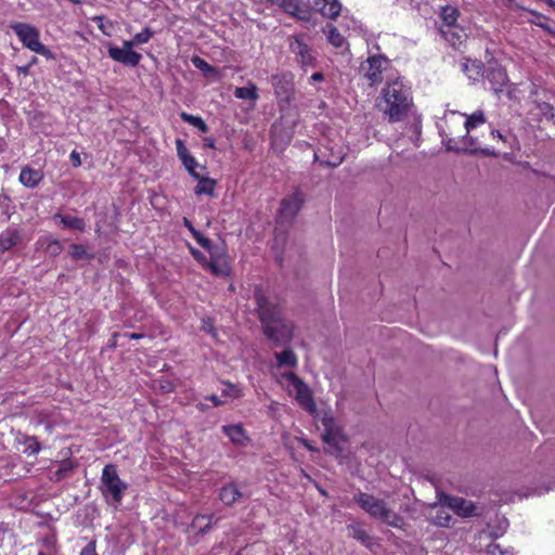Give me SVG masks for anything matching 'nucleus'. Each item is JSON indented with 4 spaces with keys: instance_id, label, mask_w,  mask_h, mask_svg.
<instances>
[{
    "instance_id": "obj_32",
    "label": "nucleus",
    "mask_w": 555,
    "mask_h": 555,
    "mask_svg": "<svg viewBox=\"0 0 555 555\" xmlns=\"http://www.w3.org/2000/svg\"><path fill=\"white\" fill-rule=\"evenodd\" d=\"M460 12L457 8L452 5L443 7L441 10V18L443 25L441 27L455 26Z\"/></svg>"
},
{
    "instance_id": "obj_42",
    "label": "nucleus",
    "mask_w": 555,
    "mask_h": 555,
    "mask_svg": "<svg viewBox=\"0 0 555 555\" xmlns=\"http://www.w3.org/2000/svg\"><path fill=\"white\" fill-rule=\"evenodd\" d=\"M94 21L98 23L99 29L106 36L112 35L113 23L111 21H105L102 16L94 17Z\"/></svg>"
},
{
    "instance_id": "obj_63",
    "label": "nucleus",
    "mask_w": 555,
    "mask_h": 555,
    "mask_svg": "<svg viewBox=\"0 0 555 555\" xmlns=\"http://www.w3.org/2000/svg\"><path fill=\"white\" fill-rule=\"evenodd\" d=\"M490 135L493 137V138H499L501 140H503V135L500 133L499 130H491L490 131Z\"/></svg>"
},
{
    "instance_id": "obj_46",
    "label": "nucleus",
    "mask_w": 555,
    "mask_h": 555,
    "mask_svg": "<svg viewBox=\"0 0 555 555\" xmlns=\"http://www.w3.org/2000/svg\"><path fill=\"white\" fill-rule=\"evenodd\" d=\"M176 145H177V154H178L179 158L181 159V162H183L191 155L182 140L178 139L176 141Z\"/></svg>"
},
{
    "instance_id": "obj_37",
    "label": "nucleus",
    "mask_w": 555,
    "mask_h": 555,
    "mask_svg": "<svg viewBox=\"0 0 555 555\" xmlns=\"http://www.w3.org/2000/svg\"><path fill=\"white\" fill-rule=\"evenodd\" d=\"M154 33L150 27H145L141 33L134 35L132 40H128L131 46H139L146 43L152 37Z\"/></svg>"
},
{
    "instance_id": "obj_20",
    "label": "nucleus",
    "mask_w": 555,
    "mask_h": 555,
    "mask_svg": "<svg viewBox=\"0 0 555 555\" xmlns=\"http://www.w3.org/2000/svg\"><path fill=\"white\" fill-rule=\"evenodd\" d=\"M315 7L319 12L328 18H335L341 11V4L338 0H315Z\"/></svg>"
},
{
    "instance_id": "obj_47",
    "label": "nucleus",
    "mask_w": 555,
    "mask_h": 555,
    "mask_svg": "<svg viewBox=\"0 0 555 555\" xmlns=\"http://www.w3.org/2000/svg\"><path fill=\"white\" fill-rule=\"evenodd\" d=\"M208 253L210 254V260H215L218 257H224V255H225L223 246H217V245H214L211 247V250H208Z\"/></svg>"
},
{
    "instance_id": "obj_41",
    "label": "nucleus",
    "mask_w": 555,
    "mask_h": 555,
    "mask_svg": "<svg viewBox=\"0 0 555 555\" xmlns=\"http://www.w3.org/2000/svg\"><path fill=\"white\" fill-rule=\"evenodd\" d=\"M70 256L74 260H80L92 257L87 254L85 246L80 244H73L70 246Z\"/></svg>"
},
{
    "instance_id": "obj_43",
    "label": "nucleus",
    "mask_w": 555,
    "mask_h": 555,
    "mask_svg": "<svg viewBox=\"0 0 555 555\" xmlns=\"http://www.w3.org/2000/svg\"><path fill=\"white\" fill-rule=\"evenodd\" d=\"M529 12H530V14H532L534 16V20H531V23H533L534 25H537L547 31H551V28L547 25V18L543 14H540L535 11H529Z\"/></svg>"
},
{
    "instance_id": "obj_4",
    "label": "nucleus",
    "mask_w": 555,
    "mask_h": 555,
    "mask_svg": "<svg viewBox=\"0 0 555 555\" xmlns=\"http://www.w3.org/2000/svg\"><path fill=\"white\" fill-rule=\"evenodd\" d=\"M128 489V485L119 478L117 467L113 464L104 466L100 478V491L105 502L117 508Z\"/></svg>"
},
{
    "instance_id": "obj_16",
    "label": "nucleus",
    "mask_w": 555,
    "mask_h": 555,
    "mask_svg": "<svg viewBox=\"0 0 555 555\" xmlns=\"http://www.w3.org/2000/svg\"><path fill=\"white\" fill-rule=\"evenodd\" d=\"M456 128L457 126L453 124H449V126H447L446 124L443 126H440L439 133L442 138V142L446 144V149L448 151H454L456 153L466 152L464 150V143L461 141L462 145H459V143L452 137L457 132Z\"/></svg>"
},
{
    "instance_id": "obj_3",
    "label": "nucleus",
    "mask_w": 555,
    "mask_h": 555,
    "mask_svg": "<svg viewBox=\"0 0 555 555\" xmlns=\"http://www.w3.org/2000/svg\"><path fill=\"white\" fill-rule=\"evenodd\" d=\"M486 122V116L482 111H477L472 115L467 116L465 114H460L457 112H450L444 116L443 124L449 126V124L456 125L457 128L465 129V135L462 138V142L464 143V150L466 153L477 154L481 153L483 155H490L491 152L488 149H482L480 146V142L478 138L470 134V132L480 125Z\"/></svg>"
},
{
    "instance_id": "obj_9",
    "label": "nucleus",
    "mask_w": 555,
    "mask_h": 555,
    "mask_svg": "<svg viewBox=\"0 0 555 555\" xmlns=\"http://www.w3.org/2000/svg\"><path fill=\"white\" fill-rule=\"evenodd\" d=\"M132 46L128 40H125L122 48L108 44V55L112 60L119 62L127 66H137L141 61V54L132 50Z\"/></svg>"
},
{
    "instance_id": "obj_18",
    "label": "nucleus",
    "mask_w": 555,
    "mask_h": 555,
    "mask_svg": "<svg viewBox=\"0 0 555 555\" xmlns=\"http://www.w3.org/2000/svg\"><path fill=\"white\" fill-rule=\"evenodd\" d=\"M242 496L243 492L241 491L238 485L233 481L224 485L219 492L220 501L227 506L233 505Z\"/></svg>"
},
{
    "instance_id": "obj_2",
    "label": "nucleus",
    "mask_w": 555,
    "mask_h": 555,
    "mask_svg": "<svg viewBox=\"0 0 555 555\" xmlns=\"http://www.w3.org/2000/svg\"><path fill=\"white\" fill-rule=\"evenodd\" d=\"M384 115L391 122L403 120L413 106L410 88L400 77L393 74L387 75V87L384 88Z\"/></svg>"
},
{
    "instance_id": "obj_59",
    "label": "nucleus",
    "mask_w": 555,
    "mask_h": 555,
    "mask_svg": "<svg viewBox=\"0 0 555 555\" xmlns=\"http://www.w3.org/2000/svg\"><path fill=\"white\" fill-rule=\"evenodd\" d=\"M310 79H311L312 81H322V80L324 79V76H323V74H322V73H320V72H319V73H314V74L310 77Z\"/></svg>"
},
{
    "instance_id": "obj_30",
    "label": "nucleus",
    "mask_w": 555,
    "mask_h": 555,
    "mask_svg": "<svg viewBox=\"0 0 555 555\" xmlns=\"http://www.w3.org/2000/svg\"><path fill=\"white\" fill-rule=\"evenodd\" d=\"M206 266L217 276H225L230 273V267L225 257H218L215 260H209Z\"/></svg>"
},
{
    "instance_id": "obj_57",
    "label": "nucleus",
    "mask_w": 555,
    "mask_h": 555,
    "mask_svg": "<svg viewBox=\"0 0 555 555\" xmlns=\"http://www.w3.org/2000/svg\"><path fill=\"white\" fill-rule=\"evenodd\" d=\"M192 235L193 237L196 240V242L198 244H201V242L203 241V238L205 237L203 234H201L197 230L195 229H192Z\"/></svg>"
},
{
    "instance_id": "obj_6",
    "label": "nucleus",
    "mask_w": 555,
    "mask_h": 555,
    "mask_svg": "<svg viewBox=\"0 0 555 555\" xmlns=\"http://www.w3.org/2000/svg\"><path fill=\"white\" fill-rule=\"evenodd\" d=\"M11 28L27 49L48 59L53 57L51 50L40 42V33L36 27L26 23H14Z\"/></svg>"
},
{
    "instance_id": "obj_45",
    "label": "nucleus",
    "mask_w": 555,
    "mask_h": 555,
    "mask_svg": "<svg viewBox=\"0 0 555 555\" xmlns=\"http://www.w3.org/2000/svg\"><path fill=\"white\" fill-rule=\"evenodd\" d=\"M222 397L227 398H238L241 397V391L234 385L227 383L225 388L221 391Z\"/></svg>"
},
{
    "instance_id": "obj_38",
    "label": "nucleus",
    "mask_w": 555,
    "mask_h": 555,
    "mask_svg": "<svg viewBox=\"0 0 555 555\" xmlns=\"http://www.w3.org/2000/svg\"><path fill=\"white\" fill-rule=\"evenodd\" d=\"M40 451V443L34 437H28L24 441L23 452L28 456H34Z\"/></svg>"
},
{
    "instance_id": "obj_19",
    "label": "nucleus",
    "mask_w": 555,
    "mask_h": 555,
    "mask_svg": "<svg viewBox=\"0 0 555 555\" xmlns=\"http://www.w3.org/2000/svg\"><path fill=\"white\" fill-rule=\"evenodd\" d=\"M281 8L289 15L300 21L308 22L310 20V11L307 5L299 3L297 0H285Z\"/></svg>"
},
{
    "instance_id": "obj_60",
    "label": "nucleus",
    "mask_w": 555,
    "mask_h": 555,
    "mask_svg": "<svg viewBox=\"0 0 555 555\" xmlns=\"http://www.w3.org/2000/svg\"><path fill=\"white\" fill-rule=\"evenodd\" d=\"M285 241V235L284 234H276L275 235V238H274V247L280 244V243H284Z\"/></svg>"
},
{
    "instance_id": "obj_21",
    "label": "nucleus",
    "mask_w": 555,
    "mask_h": 555,
    "mask_svg": "<svg viewBox=\"0 0 555 555\" xmlns=\"http://www.w3.org/2000/svg\"><path fill=\"white\" fill-rule=\"evenodd\" d=\"M441 36L448 41L453 48H459L465 38L463 29L455 26H448L440 28Z\"/></svg>"
},
{
    "instance_id": "obj_7",
    "label": "nucleus",
    "mask_w": 555,
    "mask_h": 555,
    "mask_svg": "<svg viewBox=\"0 0 555 555\" xmlns=\"http://www.w3.org/2000/svg\"><path fill=\"white\" fill-rule=\"evenodd\" d=\"M439 503L453 511L459 517L470 518L482 515V507L470 500L461 496L449 495L444 492H438Z\"/></svg>"
},
{
    "instance_id": "obj_11",
    "label": "nucleus",
    "mask_w": 555,
    "mask_h": 555,
    "mask_svg": "<svg viewBox=\"0 0 555 555\" xmlns=\"http://www.w3.org/2000/svg\"><path fill=\"white\" fill-rule=\"evenodd\" d=\"M271 85L279 101L289 102L293 94V76L288 73L271 77Z\"/></svg>"
},
{
    "instance_id": "obj_29",
    "label": "nucleus",
    "mask_w": 555,
    "mask_h": 555,
    "mask_svg": "<svg viewBox=\"0 0 555 555\" xmlns=\"http://www.w3.org/2000/svg\"><path fill=\"white\" fill-rule=\"evenodd\" d=\"M234 95L237 99L248 100L253 103H256L259 99L258 88L253 82H249L247 87H236L234 90Z\"/></svg>"
},
{
    "instance_id": "obj_58",
    "label": "nucleus",
    "mask_w": 555,
    "mask_h": 555,
    "mask_svg": "<svg viewBox=\"0 0 555 555\" xmlns=\"http://www.w3.org/2000/svg\"><path fill=\"white\" fill-rule=\"evenodd\" d=\"M341 162H343V158H341V157H339V158H337V159H336V160H334V162L326 160V162H323L322 164H325L326 166H331V167H336V166H338Z\"/></svg>"
},
{
    "instance_id": "obj_23",
    "label": "nucleus",
    "mask_w": 555,
    "mask_h": 555,
    "mask_svg": "<svg viewBox=\"0 0 555 555\" xmlns=\"http://www.w3.org/2000/svg\"><path fill=\"white\" fill-rule=\"evenodd\" d=\"M276 367H291L294 369L298 364V358L292 349H285L281 352H275Z\"/></svg>"
},
{
    "instance_id": "obj_52",
    "label": "nucleus",
    "mask_w": 555,
    "mask_h": 555,
    "mask_svg": "<svg viewBox=\"0 0 555 555\" xmlns=\"http://www.w3.org/2000/svg\"><path fill=\"white\" fill-rule=\"evenodd\" d=\"M540 108H541V111H542V113H543L544 115H547V114H551V115H552V114H553L552 112H553V109H554V108H553V106H552L551 104H548V103H543V104H541V105H540Z\"/></svg>"
},
{
    "instance_id": "obj_15",
    "label": "nucleus",
    "mask_w": 555,
    "mask_h": 555,
    "mask_svg": "<svg viewBox=\"0 0 555 555\" xmlns=\"http://www.w3.org/2000/svg\"><path fill=\"white\" fill-rule=\"evenodd\" d=\"M324 433L322 435L323 441L330 446L337 447L338 439L341 437V429L334 417L325 415L322 418Z\"/></svg>"
},
{
    "instance_id": "obj_55",
    "label": "nucleus",
    "mask_w": 555,
    "mask_h": 555,
    "mask_svg": "<svg viewBox=\"0 0 555 555\" xmlns=\"http://www.w3.org/2000/svg\"><path fill=\"white\" fill-rule=\"evenodd\" d=\"M199 245L207 251L211 250V247L214 246L212 242L207 237H204Z\"/></svg>"
},
{
    "instance_id": "obj_50",
    "label": "nucleus",
    "mask_w": 555,
    "mask_h": 555,
    "mask_svg": "<svg viewBox=\"0 0 555 555\" xmlns=\"http://www.w3.org/2000/svg\"><path fill=\"white\" fill-rule=\"evenodd\" d=\"M69 158L74 167H79L81 165V158L78 152L73 151L69 155Z\"/></svg>"
},
{
    "instance_id": "obj_61",
    "label": "nucleus",
    "mask_w": 555,
    "mask_h": 555,
    "mask_svg": "<svg viewBox=\"0 0 555 555\" xmlns=\"http://www.w3.org/2000/svg\"><path fill=\"white\" fill-rule=\"evenodd\" d=\"M126 337H129L130 339H139L143 337V334L140 333H131V334H125Z\"/></svg>"
},
{
    "instance_id": "obj_26",
    "label": "nucleus",
    "mask_w": 555,
    "mask_h": 555,
    "mask_svg": "<svg viewBox=\"0 0 555 555\" xmlns=\"http://www.w3.org/2000/svg\"><path fill=\"white\" fill-rule=\"evenodd\" d=\"M54 219L60 220V223L67 229H73L80 232L85 231L86 229L85 220L75 216L56 214Z\"/></svg>"
},
{
    "instance_id": "obj_31",
    "label": "nucleus",
    "mask_w": 555,
    "mask_h": 555,
    "mask_svg": "<svg viewBox=\"0 0 555 555\" xmlns=\"http://www.w3.org/2000/svg\"><path fill=\"white\" fill-rule=\"evenodd\" d=\"M75 464L73 463V461H63L56 470L50 473V480L54 482L61 481L64 478L68 477V475L73 472Z\"/></svg>"
},
{
    "instance_id": "obj_44",
    "label": "nucleus",
    "mask_w": 555,
    "mask_h": 555,
    "mask_svg": "<svg viewBox=\"0 0 555 555\" xmlns=\"http://www.w3.org/2000/svg\"><path fill=\"white\" fill-rule=\"evenodd\" d=\"M192 63L196 68H198L205 73H214L215 72V68L212 66H210L205 60H203L198 56L193 57Z\"/></svg>"
},
{
    "instance_id": "obj_49",
    "label": "nucleus",
    "mask_w": 555,
    "mask_h": 555,
    "mask_svg": "<svg viewBox=\"0 0 555 555\" xmlns=\"http://www.w3.org/2000/svg\"><path fill=\"white\" fill-rule=\"evenodd\" d=\"M80 555H96L95 542H90L87 546H85L81 550Z\"/></svg>"
},
{
    "instance_id": "obj_35",
    "label": "nucleus",
    "mask_w": 555,
    "mask_h": 555,
    "mask_svg": "<svg viewBox=\"0 0 555 555\" xmlns=\"http://www.w3.org/2000/svg\"><path fill=\"white\" fill-rule=\"evenodd\" d=\"M180 117L184 122H188L189 125L197 128L201 132L205 133L208 131V126L202 117L194 116L185 112H182Z\"/></svg>"
},
{
    "instance_id": "obj_34",
    "label": "nucleus",
    "mask_w": 555,
    "mask_h": 555,
    "mask_svg": "<svg viewBox=\"0 0 555 555\" xmlns=\"http://www.w3.org/2000/svg\"><path fill=\"white\" fill-rule=\"evenodd\" d=\"M211 515H196L191 524V529L201 534L206 533L211 526Z\"/></svg>"
},
{
    "instance_id": "obj_14",
    "label": "nucleus",
    "mask_w": 555,
    "mask_h": 555,
    "mask_svg": "<svg viewBox=\"0 0 555 555\" xmlns=\"http://www.w3.org/2000/svg\"><path fill=\"white\" fill-rule=\"evenodd\" d=\"M430 509V521L434 525L442 528H450L453 525V518L449 513V508L440 505L438 496L437 502L431 504Z\"/></svg>"
},
{
    "instance_id": "obj_40",
    "label": "nucleus",
    "mask_w": 555,
    "mask_h": 555,
    "mask_svg": "<svg viewBox=\"0 0 555 555\" xmlns=\"http://www.w3.org/2000/svg\"><path fill=\"white\" fill-rule=\"evenodd\" d=\"M188 172L194 178L199 179V173L196 171V168L199 167L196 159L190 155L186 159L182 162Z\"/></svg>"
},
{
    "instance_id": "obj_10",
    "label": "nucleus",
    "mask_w": 555,
    "mask_h": 555,
    "mask_svg": "<svg viewBox=\"0 0 555 555\" xmlns=\"http://www.w3.org/2000/svg\"><path fill=\"white\" fill-rule=\"evenodd\" d=\"M360 74L367 80L370 86L378 85L382 81V56L378 54L370 55L360 65Z\"/></svg>"
},
{
    "instance_id": "obj_13",
    "label": "nucleus",
    "mask_w": 555,
    "mask_h": 555,
    "mask_svg": "<svg viewBox=\"0 0 555 555\" xmlns=\"http://www.w3.org/2000/svg\"><path fill=\"white\" fill-rule=\"evenodd\" d=\"M292 53L296 56V61L302 67L313 66L314 56L311 48L299 37L294 38L289 43Z\"/></svg>"
},
{
    "instance_id": "obj_27",
    "label": "nucleus",
    "mask_w": 555,
    "mask_h": 555,
    "mask_svg": "<svg viewBox=\"0 0 555 555\" xmlns=\"http://www.w3.org/2000/svg\"><path fill=\"white\" fill-rule=\"evenodd\" d=\"M222 431L230 438V440L238 446L244 444L247 439L244 428L241 425H224Z\"/></svg>"
},
{
    "instance_id": "obj_62",
    "label": "nucleus",
    "mask_w": 555,
    "mask_h": 555,
    "mask_svg": "<svg viewBox=\"0 0 555 555\" xmlns=\"http://www.w3.org/2000/svg\"><path fill=\"white\" fill-rule=\"evenodd\" d=\"M205 145L215 149V140L212 138H206L205 139Z\"/></svg>"
},
{
    "instance_id": "obj_8",
    "label": "nucleus",
    "mask_w": 555,
    "mask_h": 555,
    "mask_svg": "<svg viewBox=\"0 0 555 555\" xmlns=\"http://www.w3.org/2000/svg\"><path fill=\"white\" fill-rule=\"evenodd\" d=\"M305 196L298 189L281 201L280 219L291 223L300 211Z\"/></svg>"
},
{
    "instance_id": "obj_28",
    "label": "nucleus",
    "mask_w": 555,
    "mask_h": 555,
    "mask_svg": "<svg viewBox=\"0 0 555 555\" xmlns=\"http://www.w3.org/2000/svg\"><path fill=\"white\" fill-rule=\"evenodd\" d=\"M462 70L472 81H477L482 76V66L477 61L466 60L462 63Z\"/></svg>"
},
{
    "instance_id": "obj_12",
    "label": "nucleus",
    "mask_w": 555,
    "mask_h": 555,
    "mask_svg": "<svg viewBox=\"0 0 555 555\" xmlns=\"http://www.w3.org/2000/svg\"><path fill=\"white\" fill-rule=\"evenodd\" d=\"M485 77L495 93L502 91V88L508 81L506 70L498 62H490L488 64L485 70Z\"/></svg>"
},
{
    "instance_id": "obj_51",
    "label": "nucleus",
    "mask_w": 555,
    "mask_h": 555,
    "mask_svg": "<svg viewBox=\"0 0 555 555\" xmlns=\"http://www.w3.org/2000/svg\"><path fill=\"white\" fill-rule=\"evenodd\" d=\"M192 255L195 257L196 260H198L199 262L204 263L205 266L207 264L208 260L206 259V257L198 250H195V249H192Z\"/></svg>"
},
{
    "instance_id": "obj_17",
    "label": "nucleus",
    "mask_w": 555,
    "mask_h": 555,
    "mask_svg": "<svg viewBox=\"0 0 555 555\" xmlns=\"http://www.w3.org/2000/svg\"><path fill=\"white\" fill-rule=\"evenodd\" d=\"M354 500L370 515L377 518L382 517V504L374 496L367 493H359L354 496Z\"/></svg>"
},
{
    "instance_id": "obj_39",
    "label": "nucleus",
    "mask_w": 555,
    "mask_h": 555,
    "mask_svg": "<svg viewBox=\"0 0 555 555\" xmlns=\"http://www.w3.org/2000/svg\"><path fill=\"white\" fill-rule=\"evenodd\" d=\"M487 555H514L509 548H503L499 543L492 542L486 548Z\"/></svg>"
},
{
    "instance_id": "obj_1",
    "label": "nucleus",
    "mask_w": 555,
    "mask_h": 555,
    "mask_svg": "<svg viewBox=\"0 0 555 555\" xmlns=\"http://www.w3.org/2000/svg\"><path fill=\"white\" fill-rule=\"evenodd\" d=\"M254 297L266 336L278 346L291 343L294 337L293 323L282 317L279 306L271 302L260 288L255 289Z\"/></svg>"
},
{
    "instance_id": "obj_64",
    "label": "nucleus",
    "mask_w": 555,
    "mask_h": 555,
    "mask_svg": "<svg viewBox=\"0 0 555 555\" xmlns=\"http://www.w3.org/2000/svg\"><path fill=\"white\" fill-rule=\"evenodd\" d=\"M38 555H53V554H52L51 550L46 551L42 548L38 552Z\"/></svg>"
},
{
    "instance_id": "obj_25",
    "label": "nucleus",
    "mask_w": 555,
    "mask_h": 555,
    "mask_svg": "<svg viewBox=\"0 0 555 555\" xmlns=\"http://www.w3.org/2000/svg\"><path fill=\"white\" fill-rule=\"evenodd\" d=\"M21 234L16 229H8L0 236V249L5 251L21 242Z\"/></svg>"
},
{
    "instance_id": "obj_53",
    "label": "nucleus",
    "mask_w": 555,
    "mask_h": 555,
    "mask_svg": "<svg viewBox=\"0 0 555 555\" xmlns=\"http://www.w3.org/2000/svg\"><path fill=\"white\" fill-rule=\"evenodd\" d=\"M207 399L210 400L215 406H220L223 404V401L217 395H211L207 397Z\"/></svg>"
},
{
    "instance_id": "obj_22",
    "label": "nucleus",
    "mask_w": 555,
    "mask_h": 555,
    "mask_svg": "<svg viewBox=\"0 0 555 555\" xmlns=\"http://www.w3.org/2000/svg\"><path fill=\"white\" fill-rule=\"evenodd\" d=\"M42 173L39 170L25 167L21 170L20 182L26 188H35L42 180Z\"/></svg>"
},
{
    "instance_id": "obj_48",
    "label": "nucleus",
    "mask_w": 555,
    "mask_h": 555,
    "mask_svg": "<svg viewBox=\"0 0 555 555\" xmlns=\"http://www.w3.org/2000/svg\"><path fill=\"white\" fill-rule=\"evenodd\" d=\"M55 540L53 537H48L42 540V548L48 551L51 550L52 554H54L55 550Z\"/></svg>"
},
{
    "instance_id": "obj_24",
    "label": "nucleus",
    "mask_w": 555,
    "mask_h": 555,
    "mask_svg": "<svg viewBox=\"0 0 555 555\" xmlns=\"http://www.w3.org/2000/svg\"><path fill=\"white\" fill-rule=\"evenodd\" d=\"M37 246L39 249H43L51 257L60 255L63 249V245L59 240L48 236L39 238L37 241Z\"/></svg>"
},
{
    "instance_id": "obj_5",
    "label": "nucleus",
    "mask_w": 555,
    "mask_h": 555,
    "mask_svg": "<svg viewBox=\"0 0 555 555\" xmlns=\"http://www.w3.org/2000/svg\"><path fill=\"white\" fill-rule=\"evenodd\" d=\"M278 383L285 387L289 395L295 396L298 404L308 412L315 411V403L313 400L310 387L294 372H284L276 378Z\"/></svg>"
},
{
    "instance_id": "obj_33",
    "label": "nucleus",
    "mask_w": 555,
    "mask_h": 555,
    "mask_svg": "<svg viewBox=\"0 0 555 555\" xmlns=\"http://www.w3.org/2000/svg\"><path fill=\"white\" fill-rule=\"evenodd\" d=\"M198 183L195 188V193L198 195L205 194L208 196H214L215 194V180L210 178H205L199 175Z\"/></svg>"
},
{
    "instance_id": "obj_36",
    "label": "nucleus",
    "mask_w": 555,
    "mask_h": 555,
    "mask_svg": "<svg viewBox=\"0 0 555 555\" xmlns=\"http://www.w3.org/2000/svg\"><path fill=\"white\" fill-rule=\"evenodd\" d=\"M327 39L335 48H344L347 44L345 37L333 26L328 28Z\"/></svg>"
},
{
    "instance_id": "obj_56",
    "label": "nucleus",
    "mask_w": 555,
    "mask_h": 555,
    "mask_svg": "<svg viewBox=\"0 0 555 555\" xmlns=\"http://www.w3.org/2000/svg\"><path fill=\"white\" fill-rule=\"evenodd\" d=\"M353 535H354V538L365 542L366 534H365L364 531H362L360 529H354L353 530Z\"/></svg>"
},
{
    "instance_id": "obj_54",
    "label": "nucleus",
    "mask_w": 555,
    "mask_h": 555,
    "mask_svg": "<svg viewBox=\"0 0 555 555\" xmlns=\"http://www.w3.org/2000/svg\"><path fill=\"white\" fill-rule=\"evenodd\" d=\"M383 515H384V524L387 522L389 525L397 526V524H395L393 521L390 520V517L395 518V515H391L390 512H388L385 508H384Z\"/></svg>"
}]
</instances>
